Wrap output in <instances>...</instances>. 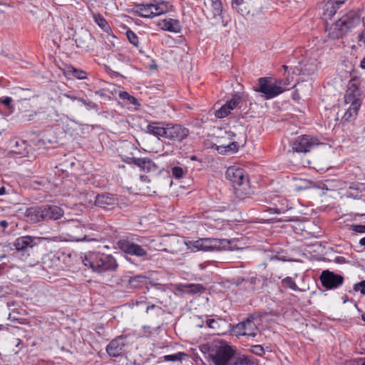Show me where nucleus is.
Masks as SVG:
<instances>
[{
	"label": "nucleus",
	"instance_id": "obj_4",
	"mask_svg": "<svg viewBox=\"0 0 365 365\" xmlns=\"http://www.w3.org/2000/svg\"><path fill=\"white\" fill-rule=\"evenodd\" d=\"M235 349L227 341L215 340L210 349V357L215 365H232L235 358Z\"/></svg>",
	"mask_w": 365,
	"mask_h": 365
},
{
	"label": "nucleus",
	"instance_id": "obj_31",
	"mask_svg": "<svg viewBox=\"0 0 365 365\" xmlns=\"http://www.w3.org/2000/svg\"><path fill=\"white\" fill-rule=\"evenodd\" d=\"M257 317L255 315L249 316L245 321H243V324L245 325V331L247 336H255L257 335V326L254 323V320Z\"/></svg>",
	"mask_w": 365,
	"mask_h": 365
},
{
	"label": "nucleus",
	"instance_id": "obj_11",
	"mask_svg": "<svg viewBox=\"0 0 365 365\" xmlns=\"http://www.w3.org/2000/svg\"><path fill=\"white\" fill-rule=\"evenodd\" d=\"M189 134L188 130L179 124H165V138L173 141L182 142Z\"/></svg>",
	"mask_w": 365,
	"mask_h": 365
},
{
	"label": "nucleus",
	"instance_id": "obj_8",
	"mask_svg": "<svg viewBox=\"0 0 365 365\" xmlns=\"http://www.w3.org/2000/svg\"><path fill=\"white\" fill-rule=\"evenodd\" d=\"M280 84L281 81L273 83L267 78H259L258 79V88H255V91L262 93L265 99H271L284 91Z\"/></svg>",
	"mask_w": 365,
	"mask_h": 365
},
{
	"label": "nucleus",
	"instance_id": "obj_35",
	"mask_svg": "<svg viewBox=\"0 0 365 365\" xmlns=\"http://www.w3.org/2000/svg\"><path fill=\"white\" fill-rule=\"evenodd\" d=\"M234 365H258L257 363L250 359L249 357L242 356L236 358L233 362Z\"/></svg>",
	"mask_w": 365,
	"mask_h": 365
},
{
	"label": "nucleus",
	"instance_id": "obj_21",
	"mask_svg": "<svg viewBox=\"0 0 365 365\" xmlns=\"http://www.w3.org/2000/svg\"><path fill=\"white\" fill-rule=\"evenodd\" d=\"M46 216L45 221L57 220L60 219L64 214L63 210L57 205H45Z\"/></svg>",
	"mask_w": 365,
	"mask_h": 365
},
{
	"label": "nucleus",
	"instance_id": "obj_54",
	"mask_svg": "<svg viewBox=\"0 0 365 365\" xmlns=\"http://www.w3.org/2000/svg\"><path fill=\"white\" fill-rule=\"evenodd\" d=\"M359 41H363L364 43H365V30H364L361 33V34L359 36Z\"/></svg>",
	"mask_w": 365,
	"mask_h": 365
},
{
	"label": "nucleus",
	"instance_id": "obj_40",
	"mask_svg": "<svg viewBox=\"0 0 365 365\" xmlns=\"http://www.w3.org/2000/svg\"><path fill=\"white\" fill-rule=\"evenodd\" d=\"M119 97L123 100H128L133 105L138 104V100L125 91L120 92L119 93Z\"/></svg>",
	"mask_w": 365,
	"mask_h": 365
},
{
	"label": "nucleus",
	"instance_id": "obj_2",
	"mask_svg": "<svg viewBox=\"0 0 365 365\" xmlns=\"http://www.w3.org/2000/svg\"><path fill=\"white\" fill-rule=\"evenodd\" d=\"M363 93L356 80L349 81L347 89L344 96V103L346 106V111L342 116V122H348L355 117L361 106Z\"/></svg>",
	"mask_w": 365,
	"mask_h": 365
},
{
	"label": "nucleus",
	"instance_id": "obj_13",
	"mask_svg": "<svg viewBox=\"0 0 365 365\" xmlns=\"http://www.w3.org/2000/svg\"><path fill=\"white\" fill-rule=\"evenodd\" d=\"M118 245L121 251L128 255L137 257H143L147 255L146 251L140 245L128 240H119Z\"/></svg>",
	"mask_w": 365,
	"mask_h": 365
},
{
	"label": "nucleus",
	"instance_id": "obj_46",
	"mask_svg": "<svg viewBox=\"0 0 365 365\" xmlns=\"http://www.w3.org/2000/svg\"><path fill=\"white\" fill-rule=\"evenodd\" d=\"M251 351L255 355L262 356L264 354V349L261 345H255L251 347Z\"/></svg>",
	"mask_w": 365,
	"mask_h": 365
},
{
	"label": "nucleus",
	"instance_id": "obj_14",
	"mask_svg": "<svg viewBox=\"0 0 365 365\" xmlns=\"http://www.w3.org/2000/svg\"><path fill=\"white\" fill-rule=\"evenodd\" d=\"M205 9L203 12L209 19H216L217 16H221L222 13V4L220 0H208L204 1Z\"/></svg>",
	"mask_w": 365,
	"mask_h": 365
},
{
	"label": "nucleus",
	"instance_id": "obj_18",
	"mask_svg": "<svg viewBox=\"0 0 365 365\" xmlns=\"http://www.w3.org/2000/svg\"><path fill=\"white\" fill-rule=\"evenodd\" d=\"M125 345V338L123 336H118L107 345L106 351L110 356L117 357L121 355Z\"/></svg>",
	"mask_w": 365,
	"mask_h": 365
},
{
	"label": "nucleus",
	"instance_id": "obj_12",
	"mask_svg": "<svg viewBox=\"0 0 365 365\" xmlns=\"http://www.w3.org/2000/svg\"><path fill=\"white\" fill-rule=\"evenodd\" d=\"M320 280L324 287L327 289H332L343 284L344 277L329 270H324L321 274Z\"/></svg>",
	"mask_w": 365,
	"mask_h": 365
},
{
	"label": "nucleus",
	"instance_id": "obj_29",
	"mask_svg": "<svg viewBox=\"0 0 365 365\" xmlns=\"http://www.w3.org/2000/svg\"><path fill=\"white\" fill-rule=\"evenodd\" d=\"M153 3L142 4L136 6V14L143 18L153 19Z\"/></svg>",
	"mask_w": 365,
	"mask_h": 365
},
{
	"label": "nucleus",
	"instance_id": "obj_6",
	"mask_svg": "<svg viewBox=\"0 0 365 365\" xmlns=\"http://www.w3.org/2000/svg\"><path fill=\"white\" fill-rule=\"evenodd\" d=\"M360 16L354 12L342 16L328 29L329 36L336 39L345 36L351 29L360 24Z\"/></svg>",
	"mask_w": 365,
	"mask_h": 365
},
{
	"label": "nucleus",
	"instance_id": "obj_22",
	"mask_svg": "<svg viewBox=\"0 0 365 365\" xmlns=\"http://www.w3.org/2000/svg\"><path fill=\"white\" fill-rule=\"evenodd\" d=\"M319 67V62L317 58H310L308 61L303 63L301 67V72L305 76H312L317 73Z\"/></svg>",
	"mask_w": 365,
	"mask_h": 365
},
{
	"label": "nucleus",
	"instance_id": "obj_5",
	"mask_svg": "<svg viewBox=\"0 0 365 365\" xmlns=\"http://www.w3.org/2000/svg\"><path fill=\"white\" fill-rule=\"evenodd\" d=\"M225 175L232 184L237 197L244 199L252 192L249 180L242 168L230 167L227 169Z\"/></svg>",
	"mask_w": 365,
	"mask_h": 365
},
{
	"label": "nucleus",
	"instance_id": "obj_52",
	"mask_svg": "<svg viewBox=\"0 0 365 365\" xmlns=\"http://www.w3.org/2000/svg\"><path fill=\"white\" fill-rule=\"evenodd\" d=\"M1 103L9 107L11 103V98L6 97L4 99L1 101Z\"/></svg>",
	"mask_w": 365,
	"mask_h": 365
},
{
	"label": "nucleus",
	"instance_id": "obj_51",
	"mask_svg": "<svg viewBox=\"0 0 365 365\" xmlns=\"http://www.w3.org/2000/svg\"><path fill=\"white\" fill-rule=\"evenodd\" d=\"M155 309L158 312V314L160 312H162V308L160 307H158L155 304H152L150 306H148L146 309V312L148 313L150 310Z\"/></svg>",
	"mask_w": 365,
	"mask_h": 365
},
{
	"label": "nucleus",
	"instance_id": "obj_39",
	"mask_svg": "<svg viewBox=\"0 0 365 365\" xmlns=\"http://www.w3.org/2000/svg\"><path fill=\"white\" fill-rule=\"evenodd\" d=\"M282 282V284L286 287H289L294 291L299 290L298 287L297 286L296 283L292 279V278L290 277H287L284 278Z\"/></svg>",
	"mask_w": 365,
	"mask_h": 365
},
{
	"label": "nucleus",
	"instance_id": "obj_25",
	"mask_svg": "<svg viewBox=\"0 0 365 365\" xmlns=\"http://www.w3.org/2000/svg\"><path fill=\"white\" fill-rule=\"evenodd\" d=\"M162 29L170 32L178 33L181 31V26L178 20L169 19H164L159 24Z\"/></svg>",
	"mask_w": 365,
	"mask_h": 365
},
{
	"label": "nucleus",
	"instance_id": "obj_49",
	"mask_svg": "<svg viewBox=\"0 0 365 365\" xmlns=\"http://www.w3.org/2000/svg\"><path fill=\"white\" fill-rule=\"evenodd\" d=\"M291 207H289L288 205L286 207H272L269 208L270 212H274L277 214H281L284 213L286 211L289 210Z\"/></svg>",
	"mask_w": 365,
	"mask_h": 365
},
{
	"label": "nucleus",
	"instance_id": "obj_62",
	"mask_svg": "<svg viewBox=\"0 0 365 365\" xmlns=\"http://www.w3.org/2000/svg\"><path fill=\"white\" fill-rule=\"evenodd\" d=\"M5 193V188L4 187H1L0 188V195H2Z\"/></svg>",
	"mask_w": 365,
	"mask_h": 365
},
{
	"label": "nucleus",
	"instance_id": "obj_34",
	"mask_svg": "<svg viewBox=\"0 0 365 365\" xmlns=\"http://www.w3.org/2000/svg\"><path fill=\"white\" fill-rule=\"evenodd\" d=\"M67 73L68 74H71L73 76L80 80H83L87 78V73L86 71L75 68L73 67L68 68Z\"/></svg>",
	"mask_w": 365,
	"mask_h": 365
},
{
	"label": "nucleus",
	"instance_id": "obj_41",
	"mask_svg": "<svg viewBox=\"0 0 365 365\" xmlns=\"http://www.w3.org/2000/svg\"><path fill=\"white\" fill-rule=\"evenodd\" d=\"M245 325L243 324V322H240L233 327V331L236 335H241V336H247L246 331H245Z\"/></svg>",
	"mask_w": 365,
	"mask_h": 365
},
{
	"label": "nucleus",
	"instance_id": "obj_27",
	"mask_svg": "<svg viewBox=\"0 0 365 365\" xmlns=\"http://www.w3.org/2000/svg\"><path fill=\"white\" fill-rule=\"evenodd\" d=\"M155 3H153V18L164 14L169 12L171 9L168 4V2L164 1H154Z\"/></svg>",
	"mask_w": 365,
	"mask_h": 365
},
{
	"label": "nucleus",
	"instance_id": "obj_36",
	"mask_svg": "<svg viewBox=\"0 0 365 365\" xmlns=\"http://www.w3.org/2000/svg\"><path fill=\"white\" fill-rule=\"evenodd\" d=\"M241 101H242V98L240 96L234 95L232 97V98L225 103V106L231 111L239 105V103L241 102Z\"/></svg>",
	"mask_w": 365,
	"mask_h": 365
},
{
	"label": "nucleus",
	"instance_id": "obj_33",
	"mask_svg": "<svg viewBox=\"0 0 365 365\" xmlns=\"http://www.w3.org/2000/svg\"><path fill=\"white\" fill-rule=\"evenodd\" d=\"M93 19L95 22L98 24L99 27H101L104 31L110 34L111 32V29L108 25L107 21L99 14H94Z\"/></svg>",
	"mask_w": 365,
	"mask_h": 365
},
{
	"label": "nucleus",
	"instance_id": "obj_28",
	"mask_svg": "<svg viewBox=\"0 0 365 365\" xmlns=\"http://www.w3.org/2000/svg\"><path fill=\"white\" fill-rule=\"evenodd\" d=\"M11 146L12 148V152L16 154L23 156H26L29 154L28 146L25 140H17L12 141L11 142Z\"/></svg>",
	"mask_w": 365,
	"mask_h": 365
},
{
	"label": "nucleus",
	"instance_id": "obj_45",
	"mask_svg": "<svg viewBox=\"0 0 365 365\" xmlns=\"http://www.w3.org/2000/svg\"><path fill=\"white\" fill-rule=\"evenodd\" d=\"M310 182L306 180H297V183L295 185V188L297 190L299 191L304 189H306L309 187Z\"/></svg>",
	"mask_w": 365,
	"mask_h": 365
},
{
	"label": "nucleus",
	"instance_id": "obj_44",
	"mask_svg": "<svg viewBox=\"0 0 365 365\" xmlns=\"http://www.w3.org/2000/svg\"><path fill=\"white\" fill-rule=\"evenodd\" d=\"M126 36L130 43L135 46H138V38L133 31L128 30L126 32Z\"/></svg>",
	"mask_w": 365,
	"mask_h": 365
},
{
	"label": "nucleus",
	"instance_id": "obj_7",
	"mask_svg": "<svg viewBox=\"0 0 365 365\" xmlns=\"http://www.w3.org/2000/svg\"><path fill=\"white\" fill-rule=\"evenodd\" d=\"M84 264L86 266L89 265L93 271L98 272L114 271L118 267L115 259L111 255L103 253L90 255L88 257H86Z\"/></svg>",
	"mask_w": 365,
	"mask_h": 365
},
{
	"label": "nucleus",
	"instance_id": "obj_42",
	"mask_svg": "<svg viewBox=\"0 0 365 365\" xmlns=\"http://www.w3.org/2000/svg\"><path fill=\"white\" fill-rule=\"evenodd\" d=\"M22 260L26 263L29 267H34L36 264L38 263V257H30L29 255L24 256L22 255Z\"/></svg>",
	"mask_w": 365,
	"mask_h": 365
},
{
	"label": "nucleus",
	"instance_id": "obj_20",
	"mask_svg": "<svg viewBox=\"0 0 365 365\" xmlns=\"http://www.w3.org/2000/svg\"><path fill=\"white\" fill-rule=\"evenodd\" d=\"M36 237L31 236H23L16 240L14 246L17 251H26L29 248H33L37 244L35 242Z\"/></svg>",
	"mask_w": 365,
	"mask_h": 365
},
{
	"label": "nucleus",
	"instance_id": "obj_19",
	"mask_svg": "<svg viewBox=\"0 0 365 365\" xmlns=\"http://www.w3.org/2000/svg\"><path fill=\"white\" fill-rule=\"evenodd\" d=\"M46 212L45 205L33 206L26 209L25 215L32 222H38L45 221Z\"/></svg>",
	"mask_w": 365,
	"mask_h": 365
},
{
	"label": "nucleus",
	"instance_id": "obj_50",
	"mask_svg": "<svg viewBox=\"0 0 365 365\" xmlns=\"http://www.w3.org/2000/svg\"><path fill=\"white\" fill-rule=\"evenodd\" d=\"M350 230L359 233H365V225H351Z\"/></svg>",
	"mask_w": 365,
	"mask_h": 365
},
{
	"label": "nucleus",
	"instance_id": "obj_53",
	"mask_svg": "<svg viewBox=\"0 0 365 365\" xmlns=\"http://www.w3.org/2000/svg\"><path fill=\"white\" fill-rule=\"evenodd\" d=\"M150 284L153 286L155 288H156L157 289H160V290H163V291H165V288L161 284H158V283H152L150 282Z\"/></svg>",
	"mask_w": 365,
	"mask_h": 365
},
{
	"label": "nucleus",
	"instance_id": "obj_30",
	"mask_svg": "<svg viewBox=\"0 0 365 365\" xmlns=\"http://www.w3.org/2000/svg\"><path fill=\"white\" fill-rule=\"evenodd\" d=\"M339 8V6L337 5L332 0H329L324 6V19L327 21L328 19H331V17L336 14L337 9Z\"/></svg>",
	"mask_w": 365,
	"mask_h": 365
},
{
	"label": "nucleus",
	"instance_id": "obj_43",
	"mask_svg": "<svg viewBox=\"0 0 365 365\" xmlns=\"http://www.w3.org/2000/svg\"><path fill=\"white\" fill-rule=\"evenodd\" d=\"M220 322H222L220 319H210L207 320L206 324L209 328L217 331Z\"/></svg>",
	"mask_w": 365,
	"mask_h": 365
},
{
	"label": "nucleus",
	"instance_id": "obj_15",
	"mask_svg": "<svg viewBox=\"0 0 365 365\" xmlns=\"http://www.w3.org/2000/svg\"><path fill=\"white\" fill-rule=\"evenodd\" d=\"M75 42L79 48L86 51L92 49L94 43V38L88 30L81 29L75 35Z\"/></svg>",
	"mask_w": 365,
	"mask_h": 365
},
{
	"label": "nucleus",
	"instance_id": "obj_10",
	"mask_svg": "<svg viewBox=\"0 0 365 365\" xmlns=\"http://www.w3.org/2000/svg\"><path fill=\"white\" fill-rule=\"evenodd\" d=\"M225 240H219L215 238H204L200 239L192 242V247L197 250H202L205 252H211L215 250H221L224 249L227 245Z\"/></svg>",
	"mask_w": 365,
	"mask_h": 365
},
{
	"label": "nucleus",
	"instance_id": "obj_38",
	"mask_svg": "<svg viewBox=\"0 0 365 365\" xmlns=\"http://www.w3.org/2000/svg\"><path fill=\"white\" fill-rule=\"evenodd\" d=\"M231 111L224 104L219 110L215 111V115L218 118H223L230 114Z\"/></svg>",
	"mask_w": 365,
	"mask_h": 365
},
{
	"label": "nucleus",
	"instance_id": "obj_26",
	"mask_svg": "<svg viewBox=\"0 0 365 365\" xmlns=\"http://www.w3.org/2000/svg\"><path fill=\"white\" fill-rule=\"evenodd\" d=\"M148 278L143 274L130 277L128 279V285L131 288L140 289L148 284Z\"/></svg>",
	"mask_w": 365,
	"mask_h": 365
},
{
	"label": "nucleus",
	"instance_id": "obj_1",
	"mask_svg": "<svg viewBox=\"0 0 365 365\" xmlns=\"http://www.w3.org/2000/svg\"><path fill=\"white\" fill-rule=\"evenodd\" d=\"M131 161L142 170L154 175L153 181L155 188L163 190L168 188L172 185L173 180L168 173L164 171L163 168L154 163L151 159L148 158H133Z\"/></svg>",
	"mask_w": 365,
	"mask_h": 365
},
{
	"label": "nucleus",
	"instance_id": "obj_3",
	"mask_svg": "<svg viewBox=\"0 0 365 365\" xmlns=\"http://www.w3.org/2000/svg\"><path fill=\"white\" fill-rule=\"evenodd\" d=\"M238 133L234 131L225 133V136L218 138L217 150L220 153L228 154L237 152L240 147H243L247 142L245 128L240 125Z\"/></svg>",
	"mask_w": 365,
	"mask_h": 365
},
{
	"label": "nucleus",
	"instance_id": "obj_58",
	"mask_svg": "<svg viewBox=\"0 0 365 365\" xmlns=\"http://www.w3.org/2000/svg\"><path fill=\"white\" fill-rule=\"evenodd\" d=\"M334 2H335L337 5L340 6L343 4L346 0H332Z\"/></svg>",
	"mask_w": 365,
	"mask_h": 365
},
{
	"label": "nucleus",
	"instance_id": "obj_60",
	"mask_svg": "<svg viewBox=\"0 0 365 365\" xmlns=\"http://www.w3.org/2000/svg\"><path fill=\"white\" fill-rule=\"evenodd\" d=\"M359 244L361 246H365V237L360 240Z\"/></svg>",
	"mask_w": 365,
	"mask_h": 365
},
{
	"label": "nucleus",
	"instance_id": "obj_23",
	"mask_svg": "<svg viewBox=\"0 0 365 365\" xmlns=\"http://www.w3.org/2000/svg\"><path fill=\"white\" fill-rule=\"evenodd\" d=\"M232 6L242 16L249 14L252 8L251 4L245 0H232Z\"/></svg>",
	"mask_w": 365,
	"mask_h": 365
},
{
	"label": "nucleus",
	"instance_id": "obj_59",
	"mask_svg": "<svg viewBox=\"0 0 365 365\" xmlns=\"http://www.w3.org/2000/svg\"><path fill=\"white\" fill-rule=\"evenodd\" d=\"M360 66L363 69H365V57L361 61Z\"/></svg>",
	"mask_w": 365,
	"mask_h": 365
},
{
	"label": "nucleus",
	"instance_id": "obj_16",
	"mask_svg": "<svg viewBox=\"0 0 365 365\" xmlns=\"http://www.w3.org/2000/svg\"><path fill=\"white\" fill-rule=\"evenodd\" d=\"M317 143H315L312 138L308 135H302L292 143V148L293 152L307 153Z\"/></svg>",
	"mask_w": 365,
	"mask_h": 365
},
{
	"label": "nucleus",
	"instance_id": "obj_57",
	"mask_svg": "<svg viewBox=\"0 0 365 365\" xmlns=\"http://www.w3.org/2000/svg\"><path fill=\"white\" fill-rule=\"evenodd\" d=\"M0 225L2 227L6 228L8 226V222L6 220H1V221H0Z\"/></svg>",
	"mask_w": 365,
	"mask_h": 365
},
{
	"label": "nucleus",
	"instance_id": "obj_63",
	"mask_svg": "<svg viewBox=\"0 0 365 365\" xmlns=\"http://www.w3.org/2000/svg\"><path fill=\"white\" fill-rule=\"evenodd\" d=\"M361 318H362V320H363L364 322H365V312L362 314Z\"/></svg>",
	"mask_w": 365,
	"mask_h": 365
},
{
	"label": "nucleus",
	"instance_id": "obj_17",
	"mask_svg": "<svg viewBox=\"0 0 365 365\" xmlns=\"http://www.w3.org/2000/svg\"><path fill=\"white\" fill-rule=\"evenodd\" d=\"M95 204L99 207L112 210L118 205V200L113 194L103 193L96 197Z\"/></svg>",
	"mask_w": 365,
	"mask_h": 365
},
{
	"label": "nucleus",
	"instance_id": "obj_55",
	"mask_svg": "<svg viewBox=\"0 0 365 365\" xmlns=\"http://www.w3.org/2000/svg\"><path fill=\"white\" fill-rule=\"evenodd\" d=\"M336 262L338 263H344V262H346V260L344 257H337L336 258Z\"/></svg>",
	"mask_w": 365,
	"mask_h": 365
},
{
	"label": "nucleus",
	"instance_id": "obj_37",
	"mask_svg": "<svg viewBox=\"0 0 365 365\" xmlns=\"http://www.w3.org/2000/svg\"><path fill=\"white\" fill-rule=\"evenodd\" d=\"M185 354L182 352H178L175 354L171 355H165L163 357L165 361H180L182 359V357L185 356Z\"/></svg>",
	"mask_w": 365,
	"mask_h": 365
},
{
	"label": "nucleus",
	"instance_id": "obj_24",
	"mask_svg": "<svg viewBox=\"0 0 365 365\" xmlns=\"http://www.w3.org/2000/svg\"><path fill=\"white\" fill-rule=\"evenodd\" d=\"M147 132L157 137L165 138V125L159 122H153L148 125Z\"/></svg>",
	"mask_w": 365,
	"mask_h": 365
},
{
	"label": "nucleus",
	"instance_id": "obj_47",
	"mask_svg": "<svg viewBox=\"0 0 365 365\" xmlns=\"http://www.w3.org/2000/svg\"><path fill=\"white\" fill-rule=\"evenodd\" d=\"M183 170L182 168L175 166L172 168V174L175 178H180L183 175Z\"/></svg>",
	"mask_w": 365,
	"mask_h": 365
},
{
	"label": "nucleus",
	"instance_id": "obj_56",
	"mask_svg": "<svg viewBox=\"0 0 365 365\" xmlns=\"http://www.w3.org/2000/svg\"><path fill=\"white\" fill-rule=\"evenodd\" d=\"M64 96L66 97L71 99L72 101H76V100L78 101V98H77L76 96H71V95H68V94H65Z\"/></svg>",
	"mask_w": 365,
	"mask_h": 365
},
{
	"label": "nucleus",
	"instance_id": "obj_64",
	"mask_svg": "<svg viewBox=\"0 0 365 365\" xmlns=\"http://www.w3.org/2000/svg\"><path fill=\"white\" fill-rule=\"evenodd\" d=\"M96 93L102 96L103 95V91H97Z\"/></svg>",
	"mask_w": 365,
	"mask_h": 365
},
{
	"label": "nucleus",
	"instance_id": "obj_61",
	"mask_svg": "<svg viewBox=\"0 0 365 365\" xmlns=\"http://www.w3.org/2000/svg\"><path fill=\"white\" fill-rule=\"evenodd\" d=\"M78 101L81 102L83 104H84V105H86V106H87V105H88V103H86V101L83 98H78Z\"/></svg>",
	"mask_w": 365,
	"mask_h": 365
},
{
	"label": "nucleus",
	"instance_id": "obj_32",
	"mask_svg": "<svg viewBox=\"0 0 365 365\" xmlns=\"http://www.w3.org/2000/svg\"><path fill=\"white\" fill-rule=\"evenodd\" d=\"M204 287L200 284H187L180 285L178 290L186 292L190 294H196L204 291Z\"/></svg>",
	"mask_w": 365,
	"mask_h": 365
},
{
	"label": "nucleus",
	"instance_id": "obj_9",
	"mask_svg": "<svg viewBox=\"0 0 365 365\" xmlns=\"http://www.w3.org/2000/svg\"><path fill=\"white\" fill-rule=\"evenodd\" d=\"M64 230L71 241L80 242L87 240V229L85 225L78 220L68 221L65 225Z\"/></svg>",
	"mask_w": 365,
	"mask_h": 365
},
{
	"label": "nucleus",
	"instance_id": "obj_48",
	"mask_svg": "<svg viewBox=\"0 0 365 365\" xmlns=\"http://www.w3.org/2000/svg\"><path fill=\"white\" fill-rule=\"evenodd\" d=\"M354 289L356 292L359 291L362 294H365V280L354 284Z\"/></svg>",
	"mask_w": 365,
	"mask_h": 365
}]
</instances>
